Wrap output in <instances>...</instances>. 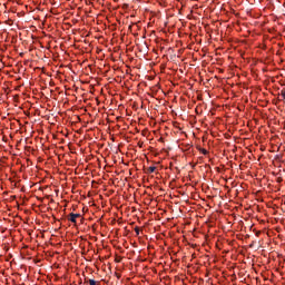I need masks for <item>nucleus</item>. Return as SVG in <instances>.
<instances>
[{
    "label": "nucleus",
    "instance_id": "f03ea898",
    "mask_svg": "<svg viewBox=\"0 0 285 285\" xmlns=\"http://www.w3.org/2000/svg\"><path fill=\"white\" fill-rule=\"evenodd\" d=\"M89 285H97V281H95V279H89Z\"/></svg>",
    "mask_w": 285,
    "mask_h": 285
},
{
    "label": "nucleus",
    "instance_id": "20e7f679",
    "mask_svg": "<svg viewBox=\"0 0 285 285\" xmlns=\"http://www.w3.org/2000/svg\"><path fill=\"white\" fill-rule=\"evenodd\" d=\"M203 155H208V150L202 149Z\"/></svg>",
    "mask_w": 285,
    "mask_h": 285
},
{
    "label": "nucleus",
    "instance_id": "f257e3e1",
    "mask_svg": "<svg viewBox=\"0 0 285 285\" xmlns=\"http://www.w3.org/2000/svg\"><path fill=\"white\" fill-rule=\"evenodd\" d=\"M78 217H81V214L71 213L69 214L68 220L71 222V224H77Z\"/></svg>",
    "mask_w": 285,
    "mask_h": 285
},
{
    "label": "nucleus",
    "instance_id": "7ed1b4c3",
    "mask_svg": "<svg viewBox=\"0 0 285 285\" xmlns=\"http://www.w3.org/2000/svg\"><path fill=\"white\" fill-rule=\"evenodd\" d=\"M281 96L283 97V99H285V88L281 90Z\"/></svg>",
    "mask_w": 285,
    "mask_h": 285
},
{
    "label": "nucleus",
    "instance_id": "39448f33",
    "mask_svg": "<svg viewBox=\"0 0 285 285\" xmlns=\"http://www.w3.org/2000/svg\"><path fill=\"white\" fill-rule=\"evenodd\" d=\"M156 168L155 167H149L150 173H155Z\"/></svg>",
    "mask_w": 285,
    "mask_h": 285
},
{
    "label": "nucleus",
    "instance_id": "423d86ee",
    "mask_svg": "<svg viewBox=\"0 0 285 285\" xmlns=\"http://www.w3.org/2000/svg\"><path fill=\"white\" fill-rule=\"evenodd\" d=\"M136 233L139 234V230L136 229Z\"/></svg>",
    "mask_w": 285,
    "mask_h": 285
}]
</instances>
